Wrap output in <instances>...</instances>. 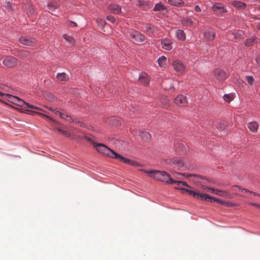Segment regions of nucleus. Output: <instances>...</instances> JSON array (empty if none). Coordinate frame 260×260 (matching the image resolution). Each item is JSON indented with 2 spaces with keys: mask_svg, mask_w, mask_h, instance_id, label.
I'll use <instances>...</instances> for the list:
<instances>
[{
  "mask_svg": "<svg viewBox=\"0 0 260 260\" xmlns=\"http://www.w3.org/2000/svg\"><path fill=\"white\" fill-rule=\"evenodd\" d=\"M140 171H142L154 179L160 181L168 184H172L173 179L170 175L165 171H160L158 170H145L141 169Z\"/></svg>",
  "mask_w": 260,
  "mask_h": 260,
  "instance_id": "nucleus-1",
  "label": "nucleus"
},
{
  "mask_svg": "<svg viewBox=\"0 0 260 260\" xmlns=\"http://www.w3.org/2000/svg\"><path fill=\"white\" fill-rule=\"evenodd\" d=\"M0 95L1 96H4L5 99H7L9 102L14 104H16L19 106L23 107L24 106H26V107L30 109H35L37 110H41V109H40L39 108L25 102V101L20 99L17 96H13L9 94H5L1 92Z\"/></svg>",
  "mask_w": 260,
  "mask_h": 260,
  "instance_id": "nucleus-2",
  "label": "nucleus"
},
{
  "mask_svg": "<svg viewBox=\"0 0 260 260\" xmlns=\"http://www.w3.org/2000/svg\"><path fill=\"white\" fill-rule=\"evenodd\" d=\"M92 143L93 145L99 153L108 156L109 157L115 159L118 153H116L115 151L102 143H97L95 142Z\"/></svg>",
  "mask_w": 260,
  "mask_h": 260,
  "instance_id": "nucleus-3",
  "label": "nucleus"
},
{
  "mask_svg": "<svg viewBox=\"0 0 260 260\" xmlns=\"http://www.w3.org/2000/svg\"><path fill=\"white\" fill-rule=\"evenodd\" d=\"M168 164L174 168L180 170H184L186 168V163L181 158H174L170 160Z\"/></svg>",
  "mask_w": 260,
  "mask_h": 260,
  "instance_id": "nucleus-4",
  "label": "nucleus"
},
{
  "mask_svg": "<svg viewBox=\"0 0 260 260\" xmlns=\"http://www.w3.org/2000/svg\"><path fill=\"white\" fill-rule=\"evenodd\" d=\"M19 42L20 44L30 47L34 46L36 45V39L32 37L28 36H22L19 39Z\"/></svg>",
  "mask_w": 260,
  "mask_h": 260,
  "instance_id": "nucleus-5",
  "label": "nucleus"
},
{
  "mask_svg": "<svg viewBox=\"0 0 260 260\" xmlns=\"http://www.w3.org/2000/svg\"><path fill=\"white\" fill-rule=\"evenodd\" d=\"M3 63L8 68H13L17 64L18 59L13 56H9L4 58Z\"/></svg>",
  "mask_w": 260,
  "mask_h": 260,
  "instance_id": "nucleus-6",
  "label": "nucleus"
},
{
  "mask_svg": "<svg viewBox=\"0 0 260 260\" xmlns=\"http://www.w3.org/2000/svg\"><path fill=\"white\" fill-rule=\"evenodd\" d=\"M213 76L218 81H223L227 78L226 72L220 69H215L213 72Z\"/></svg>",
  "mask_w": 260,
  "mask_h": 260,
  "instance_id": "nucleus-7",
  "label": "nucleus"
},
{
  "mask_svg": "<svg viewBox=\"0 0 260 260\" xmlns=\"http://www.w3.org/2000/svg\"><path fill=\"white\" fill-rule=\"evenodd\" d=\"M115 159H119V160L122 161L123 162L127 164L128 165H129L131 166H132L138 167V166H140V164L138 162H137L135 160L128 159L127 158L124 157L119 154H117Z\"/></svg>",
  "mask_w": 260,
  "mask_h": 260,
  "instance_id": "nucleus-8",
  "label": "nucleus"
},
{
  "mask_svg": "<svg viewBox=\"0 0 260 260\" xmlns=\"http://www.w3.org/2000/svg\"><path fill=\"white\" fill-rule=\"evenodd\" d=\"M174 103L179 106H184L187 104V100L185 96L179 94L174 99Z\"/></svg>",
  "mask_w": 260,
  "mask_h": 260,
  "instance_id": "nucleus-9",
  "label": "nucleus"
},
{
  "mask_svg": "<svg viewBox=\"0 0 260 260\" xmlns=\"http://www.w3.org/2000/svg\"><path fill=\"white\" fill-rule=\"evenodd\" d=\"M172 64L174 70L177 72L182 73L185 70V66L180 60H175Z\"/></svg>",
  "mask_w": 260,
  "mask_h": 260,
  "instance_id": "nucleus-10",
  "label": "nucleus"
},
{
  "mask_svg": "<svg viewBox=\"0 0 260 260\" xmlns=\"http://www.w3.org/2000/svg\"><path fill=\"white\" fill-rule=\"evenodd\" d=\"M130 36L136 41L138 42H143L145 40V37L139 31L133 30L130 32Z\"/></svg>",
  "mask_w": 260,
  "mask_h": 260,
  "instance_id": "nucleus-11",
  "label": "nucleus"
},
{
  "mask_svg": "<svg viewBox=\"0 0 260 260\" xmlns=\"http://www.w3.org/2000/svg\"><path fill=\"white\" fill-rule=\"evenodd\" d=\"M181 190L188 192L189 194L192 196L193 197L196 198L198 199H201L202 201L206 200V194L197 192L196 191H192L187 188L181 189Z\"/></svg>",
  "mask_w": 260,
  "mask_h": 260,
  "instance_id": "nucleus-12",
  "label": "nucleus"
},
{
  "mask_svg": "<svg viewBox=\"0 0 260 260\" xmlns=\"http://www.w3.org/2000/svg\"><path fill=\"white\" fill-rule=\"evenodd\" d=\"M172 41L168 39H164L161 41V44L163 49L170 50L173 48Z\"/></svg>",
  "mask_w": 260,
  "mask_h": 260,
  "instance_id": "nucleus-13",
  "label": "nucleus"
},
{
  "mask_svg": "<svg viewBox=\"0 0 260 260\" xmlns=\"http://www.w3.org/2000/svg\"><path fill=\"white\" fill-rule=\"evenodd\" d=\"M139 80L141 83L144 85H147L149 82L148 75L145 73H141L139 76Z\"/></svg>",
  "mask_w": 260,
  "mask_h": 260,
  "instance_id": "nucleus-14",
  "label": "nucleus"
},
{
  "mask_svg": "<svg viewBox=\"0 0 260 260\" xmlns=\"http://www.w3.org/2000/svg\"><path fill=\"white\" fill-rule=\"evenodd\" d=\"M30 54V52L27 50H18L17 53L15 54L16 56L20 58H26L28 57Z\"/></svg>",
  "mask_w": 260,
  "mask_h": 260,
  "instance_id": "nucleus-15",
  "label": "nucleus"
},
{
  "mask_svg": "<svg viewBox=\"0 0 260 260\" xmlns=\"http://www.w3.org/2000/svg\"><path fill=\"white\" fill-rule=\"evenodd\" d=\"M247 127L251 132L256 133L258 127V123L255 121L251 122L248 123Z\"/></svg>",
  "mask_w": 260,
  "mask_h": 260,
  "instance_id": "nucleus-16",
  "label": "nucleus"
},
{
  "mask_svg": "<svg viewBox=\"0 0 260 260\" xmlns=\"http://www.w3.org/2000/svg\"><path fill=\"white\" fill-rule=\"evenodd\" d=\"M168 2L169 4L176 7H182L185 6L184 2L181 0H168Z\"/></svg>",
  "mask_w": 260,
  "mask_h": 260,
  "instance_id": "nucleus-17",
  "label": "nucleus"
},
{
  "mask_svg": "<svg viewBox=\"0 0 260 260\" xmlns=\"http://www.w3.org/2000/svg\"><path fill=\"white\" fill-rule=\"evenodd\" d=\"M205 196H206V198H205L206 200L205 201H209L210 202H216L217 203H218L221 205H224L225 201H222L220 200V199H216L214 197H212L207 194H206Z\"/></svg>",
  "mask_w": 260,
  "mask_h": 260,
  "instance_id": "nucleus-18",
  "label": "nucleus"
},
{
  "mask_svg": "<svg viewBox=\"0 0 260 260\" xmlns=\"http://www.w3.org/2000/svg\"><path fill=\"white\" fill-rule=\"evenodd\" d=\"M109 10L114 14H119L121 12V8L119 6L112 4L109 6Z\"/></svg>",
  "mask_w": 260,
  "mask_h": 260,
  "instance_id": "nucleus-19",
  "label": "nucleus"
},
{
  "mask_svg": "<svg viewBox=\"0 0 260 260\" xmlns=\"http://www.w3.org/2000/svg\"><path fill=\"white\" fill-rule=\"evenodd\" d=\"M204 37L208 41H213L215 38V34L210 30L206 31L204 32Z\"/></svg>",
  "mask_w": 260,
  "mask_h": 260,
  "instance_id": "nucleus-20",
  "label": "nucleus"
},
{
  "mask_svg": "<svg viewBox=\"0 0 260 260\" xmlns=\"http://www.w3.org/2000/svg\"><path fill=\"white\" fill-rule=\"evenodd\" d=\"M215 194H216L217 196H220L222 197H224L225 198H229V199L232 198V197H231V196H230V194H229V193L227 191H226L225 190H223L217 189V190H216L215 192Z\"/></svg>",
  "mask_w": 260,
  "mask_h": 260,
  "instance_id": "nucleus-21",
  "label": "nucleus"
},
{
  "mask_svg": "<svg viewBox=\"0 0 260 260\" xmlns=\"http://www.w3.org/2000/svg\"><path fill=\"white\" fill-rule=\"evenodd\" d=\"M56 78L59 81H67L69 79V77L65 73H61L57 74Z\"/></svg>",
  "mask_w": 260,
  "mask_h": 260,
  "instance_id": "nucleus-22",
  "label": "nucleus"
},
{
  "mask_svg": "<svg viewBox=\"0 0 260 260\" xmlns=\"http://www.w3.org/2000/svg\"><path fill=\"white\" fill-rule=\"evenodd\" d=\"M176 35L178 39L180 40L184 41L186 38L185 34L182 30L178 29L176 30Z\"/></svg>",
  "mask_w": 260,
  "mask_h": 260,
  "instance_id": "nucleus-23",
  "label": "nucleus"
},
{
  "mask_svg": "<svg viewBox=\"0 0 260 260\" xmlns=\"http://www.w3.org/2000/svg\"><path fill=\"white\" fill-rule=\"evenodd\" d=\"M233 5L234 7L241 9H244L246 7V5L244 3L240 1H234Z\"/></svg>",
  "mask_w": 260,
  "mask_h": 260,
  "instance_id": "nucleus-24",
  "label": "nucleus"
},
{
  "mask_svg": "<svg viewBox=\"0 0 260 260\" xmlns=\"http://www.w3.org/2000/svg\"><path fill=\"white\" fill-rule=\"evenodd\" d=\"M236 188L239 189L240 191H244L246 193H249L253 194L254 196H255L256 194V193L251 191H250L245 188H242L241 186H237V185H234L232 186V189L233 190H236Z\"/></svg>",
  "mask_w": 260,
  "mask_h": 260,
  "instance_id": "nucleus-25",
  "label": "nucleus"
},
{
  "mask_svg": "<svg viewBox=\"0 0 260 260\" xmlns=\"http://www.w3.org/2000/svg\"><path fill=\"white\" fill-rule=\"evenodd\" d=\"M140 136L144 141H148L151 138L150 134L147 132H140Z\"/></svg>",
  "mask_w": 260,
  "mask_h": 260,
  "instance_id": "nucleus-26",
  "label": "nucleus"
},
{
  "mask_svg": "<svg viewBox=\"0 0 260 260\" xmlns=\"http://www.w3.org/2000/svg\"><path fill=\"white\" fill-rule=\"evenodd\" d=\"M167 58L162 56L157 59L158 63L160 67H165L166 65Z\"/></svg>",
  "mask_w": 260,
  "mask_h": 260,
  "instance_id": "nucleus-27",
  "label": "nucleus"
},
{
  "mask_svg": "<svg viewBox=\"0 0 260 260\" xmlns=\"http://www.w3.org/2000/svg\"><path fill=\"white\" fill-rule=\"evenodd\" d=\"M27 112L28 113H32V114H33V113H37V114L40 115L41 116H42V117L47 118L49 121H52V122H53L54 123H56V122H55V121L53 120L51 117H50L49 116H48V115H46L45 114L39 113V112H35V111H30V110H27Z\"/></svg>",
  "mask_w": 260,
  "mask_h": 260,
  "instance_id": "nucleus-28",
  "label": "nucleus"
},
{
  "mask_svg": "<svg viewBox=\"0 0 260 260\" xmlns=\"http://www.w3.org/2000/svg\"><path fill=\"white\" fill-rule=\"evenodd\" d=\"M216 126L219 131H222L225 128L226 123L224 121H219L217 123Z\"/></svg>",
  "mask_w": 260,
  "mask_h": 260,
  "instance_id": "nucleus-29",
  "label": "nucleus"
},
{
  "mask_svg": "<svg viewBox=\"0 0 260 260\" xmlns=\"http://www.w3.org/2000/svg\"><path fill=\"white\" fill-rule=\"evenodd\" d=\"M25 9L26 10V13L28 15H31L34 13V8L30 4H27L25 6Z\"/></svg>",
  "mask_w": 260,
  "mask_h": 260,
  "instance_id": "nucleus-30",
  "label": "nucleus"
},
{
  "mask_svg": "<svg viewBox=\"0 0 260 260\" xmlns=\"http://www.w3.org/2000/svg\"><path fill=\"white\" fill-rule=\"evenodd\" d=\"M212 9L213 11H217L218 10H221V12H224V10L223 9V6L222 4H218L215 5H213L212 7Z\"/></svg>",
  "mask_w": 260,
  "mask_h": 260,
  "instance_id": "nucleus-31",
  "label": "nucleus"
},
{
  "mask_svg": "<svg viewBox=\"0 0 260 260\" xmlns=\"http://www.w3.org/2000/svg\"><path fill=\"white\" fill-rule=\"evenodd\" d=\"M165 7L161 3H158L155 5L153 10L154 11H159L165 10Z\"/></svg>",
  "mask_w": 260,
  "mask_h": 260,
  "instance_id": "nucleus-32",
  "label": "nucleus"
},
{
  "mask_svg": "<svg viewBox=\"0 0 260 260\" xmlns=\"http://www.w3.org/2000/svg\"><path fill=\"white\" fill-rule=\"evenodd\" d=\"M59 116L61 118L64 119L67 121H70V120L72 119V117L66 113L60 112Z\"/></svg>",
  "mask_w": 260,
  "mask_h": 260,
  "instance_id": "nucleus-33",
  "label": "nucleus"
},
{
  "mask_svg": "<svg viewBox=\"0 0 260 260\" xmlns=\"http://www.w3.org/2000/svg\"><path fill=\"white\" fill-rule=\"evenodd\" d=\"M63 38L68 42L70 43L71 44H74L75 41L74 39L70 36L65 34L63 35Z\"/></svg>",
  "mask_w": 260,
  "mask_h": 260,
  "instance_id": "nucleus-34",
  "label": "nucleus"
},
{
  "mask_svg": "<svg viewBox=\"0 0 260 260\" xmlns=\"http://www.w3.org/2000/svg\"><path fill=\"white\" fill-rule=\"evenodd\" d=\"M174 183H175V184H177L178 185H183L187 186V187H188L189 188H191L187 184V183L186 182H184V181H178V180H175V179H173L172 184H174Z\"/></svg>",
  "mask_w": 260,
  "mask_h": 260,
  "instance_id": "nucleus-35",
  "label": "nucleus"
},
{
  "mask_svg": "<svg viewBox=\"0 0 260 260\" xmlns=\"http://www.w3.org/2000/svg\"><path fill=\"white\" fill-rule=\"evenodd\" d=\"M223 98L225 102H228V103H230L233 99V95L230 94H227L224 95Z\"/></svg>",
  "mask_w": 260,
  "mask_h": 260,
  "instance_id": "nucleus-36",
  "label": "nucleus"
},
{
  "mask_svg": "<svg viewBox=\"0 0 260 260\" xmlns=\"http://www.w3.org/2000/svg\"><path fill=\"white\" fill-rule=\"evenodd\" d=\"M186 176V177H188V176H195V175H193V174H183V173H175V174H174V177L176 178H178V179H180V176Z\"/></svg>",
  "mask_w": 260,
  "mask_h": 260,
  "instance_id": "nucleus-37",
  "label": "nucleus"
},
{
  "mask_svg": "<svg viewBox=\"0 0 260 260\" xmlns=\"http://www.w3.org/2000/svg\"><path fill=\"white\" fill-rule=\"evenodd\" d=\"M70 122L75 123V124H80V125L81 127H84L85 126V124H83L82 122H81V121H80L78 119H77L76 118L74 119V118H72V119L70 120Z\"/></svg>",
  "mask_w": 260,
  "mask_h": 260,
  "instance_id": "nucleus-38",
  "label": "nucleus"
},
{
  "mask_svg": "<svg viewBox=\"0 0 260 260\" xmlns=\"http://www.w3.org/2000/svg\"><path fill=\"white\" fill-rule=\"evenodd\" d=\"M48 9L51 11H53L55 9H57L58 7V5L55 3L53 4H49L48 5Z\"/></svg>",
  "mask_w": 260,
  "mask_h": 260,
  "instance_id": "nucleus-39",
  "label": "nucleus"
},
{
  "mask_svg": "<svg viewBox=\"0 0 260 260\" xmlns=\"http://www.w3.org/2000/svg\"><path fill=\"white\" fill-rule=\"evenodd\" d=\"M246 80L250 85H252L254 81L253 77L251 76H247Z\"/></svg>",
  "mask_w": 260,
  "mask_h": 260,
  "instance_id": "nucleus-40",
  "label": "nucleus"
},
{
  "mask_svg": "<svg viewBox=\"0 0 260 260\" xmlns=\"http://www.w3.org/2000/svg\"><path fill=\"white\" fill-rule=\"evenodd\" d=\"M253 42L254 39L252 38H250L246 40V41L245 42V45L246 46H250L253 44Z\"/></svg>",
  "mask_w": 260,
  "mask_h": 260,
  "instance_id": "nucleus-41",
  "label": "nucleus"
},
{
  "mask_svg": "<svg viewBox=\"0 0 260 260\" xmlns=\"http://www.w3.org/2000/svg\"><path fill=\"white\" fill-rule=\"evenodd\" d=\"M55 129L59 132H60L62 135L68 137H70V135L68 133V132L66 131H63L60 128H55Z\"/></svg>",
  "mask_w": 260,
  "mask_h": 260,
  "instance_id": "nucleus-42",
  "label": "nucleus"
},
{
  "mask_svg": "<svg viewBox=\"0 0 260 260\" xmlns=\"http://www.w3.org/2000/svg\"><path fill=\"white\" fill-rule=\"evenodd\" d=\"M161 103L164 105L167 106L169 104V100L166 96H163Z\"/></svg>",
  "mask_w": 260,
  "mask_h": 260,
  "instance_id": "nucleus-43",
  "label": "nucleus"
},
{
  "mask_svg": "<svg viewBox=\"0 0 260 260\" xmlns=\"http://www.w3.org/2000/svg\"><path fill=\"white\" fill-rule=\"evenodd\" d=\"M107 19L108 21L111 22L112 23H114V22L115 21V18L113 16H111V15L107 16Z\"/></svg>",
  "mask_w": 260,
  "mask_h": 260,
  "instance_id": "nucleus-44",
  "label": "nucleus"
},
{
  "mask_svg": "<svg viewBox=\"0 0 260 260\" xmlns=\"http://www.w3.org/2000/svg\"><path fill=\"white\" fill-rule=\"evenodd\" d=\"M5 7L7 9L11 10L12 8V4L10 2H6Z\"/></svg>",
  "mask_w": 260,
  "mask_h": 260,
  "instance_id": "nucleus-45",
  "label": "nucleus"
},
{
  "mask_svg": "<svg viewBox=\"0 0 260 260\" xmlns=\"http://www.w3.org/2000/svg\"><path fill=\"white\" fill-rule=\"evenodd\" d=\"M224 205L226 207H233L235 206V204L230 202H225L224 203Z\"/></svg>",
  "mask_w": 260,
  "mask_h": 260,
  "instance_id": "nucleus-46",
  "label": "nucleus"
},
{
  "mask_svg": "<svg viewBox=\"0 0 260 260\" xmlns=\"http://www.w3.org/2000/svg\"><path fill=\"white\" fill-rule=\"evenodd\" d=\"M205 188L207 189L208 190L211 191L214 194H215V191L217 190V189L212 187H206Z\"/></svg>",
  "mask_w": 260,
  "mask_h": 260,
  "instance_id": "nucleus-47",
  "label": "nucleus"
},
{
  "mask_svg": "<svg viewBox=\"0 0 260 260\" xmlns=\"http://www.w3.org/2000/svg\"><path fill=\"white\" fill-rule=\"evenodd\" d=\"M250 205H252L253 206H255L256 208H257L259 209H260V204H256V203H250Z\"/></svg>",
  "mask_w": 260,
  "mask_h": 260,
  "instance_id": "nucleus-48",
  "label": "nucleus"
},
{
  "mask_svg": "<svg viewBox=\"0 0 260 260\" xmlns=\"http://www.w3.org/2000/svg\"><path fill=\"white\" fill-rule=\"evenodd\" d=\"M194 10L197 12H199L201 11V9L199 6L197 5L194 7Z\"/></svg>",
  "mask_w": 260,
  "mask_h": 260,
  "instance_id": "nucleus-49",
  "label": "nucleus"
},
{
  "mask_svg": "<svg viewBox=\"0 0 260 260\" xmlns=\"http://www.w3.org/2000/svg\"><path fill=\"white\" fill-rule=\"evenodd\" d=\"M255 60H256V62L257 63V64H258L260 66V56H257L255 58Z\"/></svg>",
  "mask_w": 260,
  "mask_h": 260,
  "instance_id": "nucleus-50",
  "label": "nucleus"
},
{
  "mask_svg": "<svg viewBox=\"0 0 260 260\" xmlns=\"http://www.w3.org/2000/svg\"><path fill=\"white\" fill-rule=\"evenodd\" d=\"M85 139H86L87 141L90 142L93 144V143H92V142H93V141H92L91 140V138H89V137H85Z\"/></svg>",
  "mask_w": 260,
  "mask_h": 260,
  "instance_id": "nucleus-51",
  "label": "nucleus"
},
{
  "mask_svg": "<svg viewBox=\"0 0 260 260\" xmlns=\"http://www.w3.org/2000/svg\"><path fill=\"white\" fill-rule=\"evenodd\" d=\"M70 26L72 27H75L77 26V24L75 22H71Z\"/></svg>",
  "mask_w": 260,
  "mask_h": 260,
  "instance_id": "nucleus-52",
  "label": "nucleus"
},
{
  "mask_svg": "<svg viewBox=\"0 0 260 260\" xmlns=\"http://www.w3.org/2000/svg\"><path fill=\"white\" fill-rule=\"evenodd\" d=\"M54 112H55V114H58L59 115V113H60V112H61V111H58V110H56V109H54Z\"/></svg>",
  "mask_w": 260,
  "mask_h": 260,
  "instance_id": "nucleus-53",
  "label": "nucleus"
},
{
  "mask_svg": "<svg viewBox=\"0 0 260 260\" xmlns=\"http://www.w3.org/2000/svg\"><path fill=\"white\" fill-rule=\"evenodd\" d=\"M177 186L176 187H175V188H176V189H181H181H184L183 188H181V185H178L177 184Z\"/></svg>",
  "mask_w": 260,
  "mask_h": 260,
  "instance_id": "nucleus-54",
  "label": "nucleus"
},
{
  "mask_svg": "<svg viewBox=\"0 0 260 260\" xmlns=\"http://www.w3.org/2000/svg\"><path fill=\"white\" fill-rule=\"evenodd\" d=\"M192 23V21L190 20H188L187 21V25H191Z\"/></svg>",
  "mask_w": 260,
  "mask_h": 260,
  "instance_id": "nucleus-55",
  "label": "nucleus"
},
{
  "mask_svg": "<svg viewBox=\"0 0 260 260\" xmlns=\"http://www.w3.org/2000/svg\"><path fill=\"white\" fill-rule=\"evenodd\" d=\"M257 27L258 29H260V24L257 25Z\"/></svg>",
  "mask_w": 260,
  "mask_h": 260,
  "instance_id": "nucleus-56",
  "label": "nucleus"
},
{
  "mask_svg": "<svg viewBox=\"0 0 260 260\" xmlns=\"http://www.w3.org/2000/svg\"><path fill=\"white\" fill-rule=\"evenodd\" d=\"M49 109L50 110H51V111H54V109H53V108H49Z\"/></svg>",
  "mask_w": 260,
  "mask_h": 260,
  "instance_id": "nucleus-57",
  "label": "nucleus"
},
{
  "mask_svg": "<svg viewBox=\"0 0 260 260\" xmlns=\"http://www.w3.org/2000/svg\"><path fill=\"white\" fill-rule=\"evenodd\" d=\"M255 196H258V197H260V194H257V193H256V194Z\"/></svg>",
  "mask_w": 260,
  "mask_h": 260,
  "instance_id": "nucleus-58",
  "label": "nucleus"
}]
</instances>
